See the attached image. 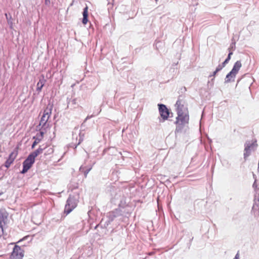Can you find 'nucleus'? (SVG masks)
I'll return each instance as SVG.
<instances>
[{"mask_svg": "<svg viewBox=\"0 0 259 259\" xmlns=\"http://www.w3.org/2000/svg\"><path fill=\"white\" fill-rule=\"evenodd\" d=\"M66 204V214L70 212L77 205V201L74 198L69 197Z\"/></svg>", "mask_w": 259, "mask_h": 259, "instance_id": "nucleus-6", "label": "nucleus"}, {"mask_svg": "<svg viewBox=\"0 0 259 259\" xmlns=\"http://www.w3.org/2000/svg\"><path fill=\"white\" fill-rule=\"evenodd\" d=\"M177 117L175 123L176 124V132L182 131L185 125L189 122V112L187 107L185 106V101L179 99L176 104Z\"/></svg>", "mask_w": 259, "mask_h": 259, "instance_id": "nucleus-1", "label": "nucleus"}, {"mask_svg": "<svg viewBox=\"0 0 259 259\" xmlns=\"http://www.w3.org/2000/svg\"><path fill=\"white\" fill-rule=\"evenodd\" d=\"M52 106H48L44 110L43 115L41 117L39 125L37 126V128L41 127L44 130H46L48 127L49 123H48V121L52 113Z\"/></svg>", "mask_w": 259, "mask_h": 259, "instance_id": "nucleus-2", "label": "nucleus"}, {"mask_svg": "<svg viewBox=\"0 0 259 259\" xmlns=\"http://www.w3.org/2000/svg\"><path fill=\"white\" fill-rule=\"evenodd\" d=\"M45 82H46V80L44 77H42V78L39 79L38 82L37 83V88H36L37 91H38V92L41 91L42 87L45 85Z\"/></svg>", "mask_w": 259, "mask_h": 259, "instance_id": "nucleus-11", "label": "nucleus"}, {"mask_svg": "<svg viewBox=\"0 0 259 259\" xmlns=\"http://www.w3.org/2000/svg\"><path fill=\"white\" fill-rule=\"evenodd\" d=\"M228 62H229L227 60H225L224 62L222 63V65H221L223 66V67H224Z\"/></svg>", "mask_w": 259, "mask_h": 259, "instance_id": "nucleus-22", "label": "nucleus"}, {"mask_svg": "<svg viewBox=\"0 0 259 259\" xmlns=\"http://www.w3.org/2000/svg\"><path fill=\"white\" fill-rule=\"evenodd\" d=\"M23 256L24 250L21 247L16 245L13 248L11 257L12 259H22Z\"/></svg>", "mask_w": 259, "mask_h": 259, "instance_id": "nucleus-5", "label": "nucleus"}, {"mask_svg": "<svg viewBox=\"0 0 259 259\" xmlns=\"http://www.w3.org/2000/svg\"><path fill=\"white\" fill-rule=\"evenodd\" d=\"M218 71H217V70H215L213 72V76H215V75H216L217 73L218 72Z\"/></svg>", "mask_w": 259, "mask_h": 259, "instance_id": "nucleus-24", "label": "nucleus"}, {"mask_svg": "<svg viewBox=\"0 0 259 259\" xmlns=\"http://www.w3.org/2000/svg\"><path fill=\"white\" fill-rule=\"evenodd\" d=\"M7 216L5 215L3 212L0 211V236L3 233V223H5V220Z\"/></svg>", "mask_w": 259, "mask_h": 259, "instance_id": "nucleus-10", "label": "nucleus"}, {"mask_svg": "<svg viewBox=\"0 0 259 259\" xmlns=\"http://www.w3.org/2000/svg\"><path fill=\"white\" fill-rule=\"evenodd\" d=\"M89 170H90V169H89V170H88V171H87V172H85V177L87 176V174H88V172H89Z\"/></svg>", "mask_w": 259, "mask_h": 259, "instance_id": "nucleus-26", "label": "nucleus"}, {"mask_svg": "<svg viewBox=\"0 0 259 259\" xmlns=\"http://www.w3.org/2000/svg\"><path fill=\"white\" fill-rule=\"evenodd\" d=\"M35 162V159L28 155V157L23 162V169L21 171V174H25L32 166Z\"/></svg>", "mask_w": 259, "mask_h": 259, "instance_id": "nucleus-4", "label": "nucleus"}, {"mask_svg": "<svg viewBox=\"0 0 259 259\" xmlns=\"http://www.w3.org/2000/svg\"><path fill=\"white\" fill-rule=\"evenodd\" d=\"M242 66V64L240 61H237L234 65L233 69L226 76L227 81H230L231 78L235 77L238 71Z\"/></svg>", "mask_w": 259, "mask_h": 259, "instance_id": "nucleus-3", "label": "nucleus"}, {"mask_svg": "<svg viewBox=\"0 0 259 259\" xmlns=\"http://www.w3.org/2000/svg\"><path fill=\"white\" fill-rule=\"evenodd\" d=\"M45 149V147L42 148L41 146L35 150L34 151L30 153L29 155H30L32 157L35 158L39 154L42 153L43 152L44 150Z\"/></svg>", "mask_w": 259, "mask_h": 259, "instance_id": "nucleus-9", "label": "nucleus"}, {"mask_svg": "<svg viewBox=\"0 0 259 259\" xmlns=\"http://www.w3.org/2000/svg\"><path fill=\"white\" fill-rule=\"evenodd\" d=\"M257 146L256 141H255L252 142L251 143L247 144L245 146V148L247 149L251 150V148H252L254 146Z\"/></svg>", "mask_w": 259, "mask_h": 259, "instance_id": "nucleus-16", "label": "nucleus"}, {"mask_svg": "<svg viewBox=\"0 0 259 259\" xmlns=\"http://www.w3.org/2000/svg\"><path fill=\"white\" fill-rule=\"evenodd\" d=\"M250 154V150L247 149L245 148L244 149V158L246 159L247 157H248Z\"/></svg>", "mask_w": 259, "mask_h": 259, "instance_id": "nucleus-18", "label": "nucleus"}, {"mask_svg": "<svg viewBox=\"0 0 259 259\" xmlns=\"http://www.w3.org/2000/svg\"><path fill=\"white\" fill-rule=\"evenodd\" d=\"M13 154V153H12L10 156H9V158L6 160V161L5 162V166L7 167V168H9L11 164L14 161V158H12L11 156Z\"/></svg>", "mask_w": 259, "mask_h": 259, "instance_id": "nucleus-12", "label": "nucleus"}, {"mask_svg": "<svg viewBox=\"0 0 259 259\" xmlns=\"http://www.w3.org/2000/svg\"><path fill=\"white\" fill-rule=\"evenodd\" d=\"M234 259H239V254L238 253H237V254L236 255V256Z\"/></svg>", "mask_w": 259, "mask_h": 259, "instance_id": "nucleus-23", "label": "nucleus"}, {"mask_svg": "<svg viewBox=\"0 0 259 259\" xmlns=\"http://www.w3.org/2000/svg\"><path fill=\"white\" fill-rule=\"evenodd\" d=\"M158 107L159 113L163 120H167L169 115V110L166 106L163 104H158Z\"/></svg>", "mask_w": 259, "mask_h": 259, "instance_id": "nucleus-7", "label": "nucleus"}, {"mask_svg": "<svg viewBox=\"0 0 259 259\" xmlns=\"http://www.w3.org/2000/svg\"><path fill=\"white\" fill-rule=\"evenodd\" d=\"M88 7L86 6V7L83 9V11L82 12L83 19L82 20V23L85 25L87 24L88 22V17H89V11H88Z\"/></svg>", "mask_w": 259, "mask_h": 259, "instance_id": "nucleus-8", "label": "nucleus"}, {"mask_svg": "<svg viewBox=\"0 0 259 259\" xmlns=\"http://www.w3.org/2000/svg\"><path fill=\"white\" fill-rule=\"evenodd\" d=\"M223 66H222L221 65H219L216 68L217 71H220L221 70H222L223 68Z\"/></svg>", "mask_w": 259, "mask_h": 259, "instance_id": "nucleus-20", "label": "nucleus"}, {"mask_svg": "<svg viewBox=\"0 0 259 259\" xmlns=\"http://www.w3.org/2000/svg\"><path fill=\"white\" fill-rule=\"evenodd\" d=\"M232 55V53L230 52V53H229V54H228V57L227 58V59H226V60H227L228 62L229 61V60L231 59V55Z\"/></svg>", "mask_w": 259, "mask_h": 259, "instance_id": "nucleus-21", "label": "nucleus"}, {"mask_svg": "<svg viewBox=\"0 0 259 259\" xmlns=\"http://www.w3.org/2000/svg\"><path fill=\"white\" fill-rule=\"evenodd\" d=\"M35 140L33 142L32 146H31V148L32 149H33L35 146L38 143L40 142V141H41L40 139H39L38 138V137H37L36 136L33 137V138Z\"/></svg>", "mask_w": 259, "mask_h": 259, "instance_id": "nucleus-15", "label": "nucleus"}, {"mask_svg": "<svg viewBox=\"0 0 259 259\" xmlns=\"http://www.w3.org/2000/svg\"><path fill=\"white\" fill-rule=\"evenodd\" d=\"M253 187L254 188V189L255 190H257V189H259V188H258V184L257 183V181L255 179L254 182V183L253 184Z\"/></svg>", "mask_w": 259, "mask_h": 259, "instance_id": "nucleus-19", "label": "nucleus"}, {"mask_svg": "<svg viewBox=\"0 0 259 259\" xmlns=\"http://www.w3.org/2000/svg\"><path fill=\"white\" fill-rule=\"evenodd\" d=\"M39 130V132L38 133L36 136L38 137L39 139L41 140L42 139V137L44 136V135L45 134V132L46 131V130H44L41 128V127H39V128H37Z\"/></svg>", "mask_w": 259, "mask_h": 259, "instance_id": "nucleus-14", "label": "nucleus"}, {"mask_svg": "<svg viewBox=\"0 0 259 259\" xmlns=\"http://www.w3.org/2000/svg\"><path fill=\"white\" fill-rule=\"evenodd\" d=\"M48 2H50L49 0H45V3L46 4H48Z\"/></svg>", "mask_w": 259, "mask_h": 259, "instance_id": "nucleus-25", "label": "nucleus"}, {"mask_svg": "<svg viewBox=\"0 0 259 259\" xmlns=\"http://www.w3.org/2000/svg\"><path fill=\"white\" fill-rule=\"evenodd\" d=\"M235 44L234 43H232V44H231L229 48H228L229 53L231 52L232 54H233V51L235 50Z\"/></svg>", "mask_w": 259, "mask_h": 259, "instance_id": "nucleus-17", "label": "nucleus"}, {"mask_svg": "<svg viewBox=\"0 0 259 259\" xmlns=\"http://www.w3.org/2000/svg\"><path fill=\"white\" fill-rule=\"evenodd\" d=\"M5 16H6V18L7 20V22H8V24L10 25V28H12V26H13V22H12V20L11 15L10 14H8L6 13Z\"/></svg>", "mask_w": 259, "mask_h": 259, "instance_id": "nucleus-13", "label": "nucleus"}]
</instances>
